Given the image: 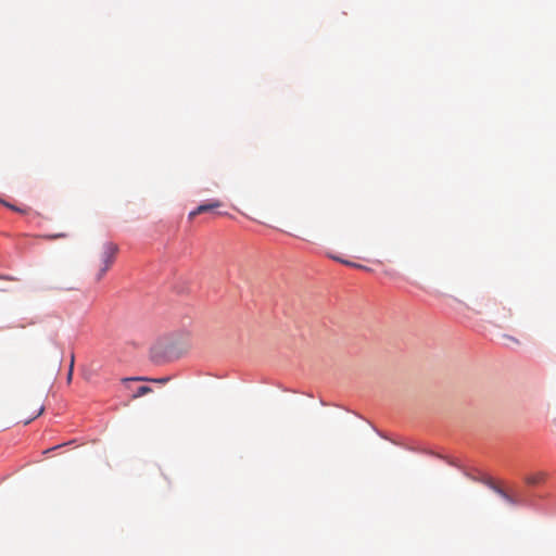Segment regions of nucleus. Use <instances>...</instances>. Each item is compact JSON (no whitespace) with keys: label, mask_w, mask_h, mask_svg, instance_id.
<instances>
[{"label":"nucleus","mask_w":556,"mask_h":556,"mask_svg":"<svg viewBox=\"0 0 556 556\" xmlns=\"http://www.w3.org/2000/svg\"><path fill=\"white\" fill-rule=\"evenodd\" d=\"M117 251H118L117 245L112 242H108L103 245V251L101 254L102 266L100 268L99 274L97 275L98 281L102 279V277L105 275V273L112 266Z\"/></svg>","instance_id":"nucleus-1"},{"label":"nucleus","mask_w":556,"mask_h":556,"mask_svg":"<svg viewBox=\"0 0 556 556\" xmlns=\"http://www.w3.org/2000/svg\"><path fill=\"white\" fill-rule=\"evenodd\" d=\"M222 205L223 203L219 200H212L208 203L201 204L194 211H191L189 213V219H193L199 214L212 212L215 208L220 207Z\"/></svg>","instance_id":"nucleus-2"},{"label":"nucleus","mask_w":556,"mask_h":556,"mask_svg":"<svg viewBox=\"0 0 556 556\" xmlns=\"http://www.w3.org/2000/svg\"><path fill=\"white\" fill-rule=\"evenodd\" d=\"M488 485L494 491L496 492L501 497H503L508 504L510 505H515L517 504L518 502L511 496L509 495L508 493H506L503 489H501L500 486L495 485L492 481H489L488 482Z\"/></svg>","instance_id":"nucleus-3"},{"label":"nucleus","mask_w":556,"mask_h":556,"mask_svg":"<svg viewBox=\"0 0 556 556\" xmlns=\"http://www.w3.org/2000/svg\"><path fill=\"white\" fill-rule=\"evenodd\" d=\"M332 260L337 261V262H340L346 266H351V267H355V268H358V269H364V270H367L369 271L370 268L362 265V264H357V263H354V262H351V261H348V260H343L339 256H334V255H329Z\"/></svg>","instance_id":"nucleus-4"},{"label":"nucleus","mask_w":556,"mask_h":556,"mask_svg":"<svg viewBox=\"0 0 556 556\" xmlns=\"http://www.w3.org/2000/svg\"><path fill=\"white\" fill-rule=\"evenodd\" d=\"M152 392V389L148 386H141L137 389V391L135 392V394L132 395V399H138V397H141L148 393H151Z\"/></svg>","instance_id":"nucleus-5"},{"label":"nucleus","mask_w":556,"mask_h":556,"mask_svg":"<svg viewBox=\"0 0 556 556\" xmlns=\"http://www.w3.org/2000/svg\"><path fill=\"white\" fill-rule=\"evenodd\" d=\"M0 203L3 204L4 206L9 207L10 210L12 211H15V212H22V210H20L18 207H16L15 205L11 204V203H8L5 202L4 200L0 199Z\"/></svg>","instance_id":"nucleus-6"},{"label":"nucleus","mask_w":556,"mask_h":556,"mask_svg":"<svg viewBox=\"0 0 556 556\" xmlns=\"http://www.w3.org/2000/svg\"><path fill=\"white\" fill-rule=\"evenodd\" d=\"M129 380H132V381H151V378H147V377H134V378H127V379H124V381H129Z\"/></svg>","instance_id":"nucleus-7"},{"label":"nucleus","mask_w":556,"mask_h":556,"mask_svg":"<svg viewBox=\"0 0 556 556\" xmlns=\"http://www.w3.org/2000/svg\"><path fill=\"white\" fill-rule=\"evenodd\" d=\"M43 410H45L43 405H40V406H39V408H38L37 414H36L35 416H33V419H35L36 417L40 416V415L43 413ZM30 420H31V418H30V419H28V420H25L24 422H25V424H28Z\"/></svg>","instance_id":"nucleus-8"},{"label":"nucleus","mask_w":556,"mask_h":556,"mask_svg":"<svg viewBox=\"0 0 556 556\" xmlns=\"http://www.w3.org/2000/svg\"><path fill=\"white\" fill-rule=\"evenodd\" d=\"M73 366H74V356H72L71 367H70L68 375H67V380H68V381H71V379H72Z\"/></svg>","instance_id":"nucleus-9"},{"label":"nucleus","mask_w":556,"mask_h":556,"mask_svg":"<svg viewBox=\"0 0 556 556\" xmlns=\"http://www.w3.org/2000/svg\"><path fill=\"white\" fill-rule=\"evenodd\" d=\"M504 339H506V340H508V341H510V342H513L515 344H519V341L516 338L511 337V336L505 334Z\"/></svg>","instance_id":"nucleus-10"},{"label":"nucleus","mask_w":556,"mask_h":556,"mask_svg":"<svg viewBox=\"0 0 556 556\" xmlns=\"http://www.w3.org/2000/svg\"><path fill=\"white\" fill-rule=\"evenodd\" d=\"M169 379L168 378H157V379H151V381L156 383H166Z\"/></svg>","instance_id":"nucleus-11"},{"label":"nucleus","mask_w":556,"mask_h":556,"mask_svg":"<svg viewBox=\"0 0 556 556\" xmlns=\"http://www.w3.org/2000/svg\"><path fill=\"white\" fill-rule=\"evenodd\" d=\"M60 446H61V445H58V446H54V447H52V448L46 450V451H45V453H49L50 451L55 450V448H59Z\"/></svg>","instance_id":"nucleus-12"},{"label":"nucleus","mask_w":556,"mask_h":556,"mask_svg":"<svg viewBox=\"0 0 556 556\" xmlns=\"http://www.w3.org/2000/svg\"><path fill=\"white\" fill-rule=\"evenodd\" d=\"M59 237H63V235H54V236H52L51 238H53V239H54V238H59Z\"/></svg>","instance_id":"nucleus-13"}]
</instances>
